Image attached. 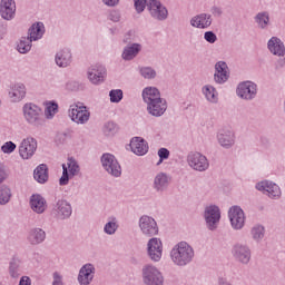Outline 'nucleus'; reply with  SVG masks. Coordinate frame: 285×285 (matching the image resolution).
I'll list each match as a JSON object with an SVG mask.
<instances>
[{"instance_id":"obj_1","label":"nucleus","mask_w":285,"mask_h":285,"mask_svg":"<svg viewBox=\"0 0 285 285\" xmlns=\"http://www.w3.org/2000/svg\"><path fill=\"white\" fill-rule=\"evenodd\" d=\"M142 101L151 117H164L168 110V101L161 98V91L157 87H146L142 90Z\"/></svg>"},{"instance_id":"obj_2","label":"nucleus","mask_w":285,"mask_h":285,"mask_svg":"<svg viewBox=\"0 0 285 285\" xmlns=\"http://www.w3.org/2000/svg\"><path fill=\"white\" fill-rule=\"evenodd\" d=\"M169 257L174 266L184 268L193 264L195 259V248L188 242L181 240L173 246L169 252Z\"/></svg>"},{"instance_id":"obj_3","label":"nucleus","mask_w":285,"mask_h":285,"mask_svg":"<svg viewBox=\"0 0 285 285\" xmlns=\"http://www.w3.org/2000/svg\"><path fill=\"white\" fill-rule=\"evenodd\" d=\"M22 117L28 126L33 128L43 126V109L35 102H26L22 106Z\"/></svg>"},{"instance_id":"obj_4","label":"nucleus","mask_w":285,"mask_h":285,"mask_svg":"<svg viewBox=\"0 0 285 285\" xmlns=\"http://www.w3.org/2000/svg\"><path fill=\"white\" fill-rule=\"evenodd\" d=\"M141 279L144 285H164L166 282L161 269L153 263L145 264L141 267Z\"/></svg>"},{"instance_id":"obj_5","label":"nucleus","mask_w":285,"mask_h":285,"mask_svg":"<svg viewBox=\"0 0 285 285\" xmlns=\"http://www.w3.org/2000/svg\"><path fill=\"white\" fill-rule=\"evenodd\" d=\"M67 115L76 126H86L90 121V109L82 102H73L69 106Z\"/></svg>"},{"instance_id":"obj_6","label":"nucleus","mask_w":285,"mask_h":285,"mask_svg":"<svg viewBox=\"0 0 285 285\" xmlns=\"http://www.w3.org/2000/svg\"><path fill=\"white\" fill-rule=\"evenodd\" d=\"M203 217L207 230L215 233V230L219 228V224L222 222V209L217 205H207L204 208Z\"/></svg>"},{"instance_id":"obj_7","label":"nucleus","mask_w":285,"mask_h":285,"mask_svg":"<svg viewBox=\"0 0 285 285\" xmlns=\"http://www.w3.org/2000/svg\"><path fill=\"white\" fill-rule=\"evenodd\" d=\"M187 166L191 168V170H196V173H206L208 168H210V161L206 157V155L199 151H190L187 155Z\"/></svg>"},{"instance_id":"obj_8","label":"nucleus","mask_w":285,"mask_h":285,"mask_svg":"<svg viewBox=\"0 0 285 285\" xmlns=\"http://www.w3.org/2000/svg\"><path fill=\"white\" fill-rule=\"evenodd\" d=\"M81 167L75 158H68L66 164H62V176L59 179L60 186H68L70 179L79 176Z\"/></svg>"},{"instance_id":"obj_9","label":"nucleus","mask_w":285,"mask_h":285,"mask_svg":"<svg viewBox=\"0 0 285 285\" xmlns=\"http://www.w3.org/2000/svg\"><path fill=\"white\" fill-rule=\"evenodd\" d=\"M232 255L240 266H248L253 259V250L247 244L237 243L232 247Z\"/></svg>"},{"instance_id":"obj_10","label":"nucleus","mask_w":285,"mask_h":285,"mask_svg":"<svg viewBox=\"0 0 285 285\" xmlns=\"http://www.w3.org/2000/svg\"><path fill=\"white\" fill-rule=\"evenodd\" d=\"M37 148H39L37 138L27 136L20 141L18 146L19 157H21L23 160L32 159V157H35L37 154Z\"/></svg>"},{"instance_id":"obj_11","label":"nucleus","mask_w":285,"mask_h":285,"mask_svg":"<svg viewBox=\"0 0 285 285\" xmlns=\"http://www.w3.org/2000/svg\"><path fill=\"white\" fill-rule=\"evenodd\" d=\"M147 257L153 262L154 264H157L161 262V258L164 257V243L161 242V238L153 237L147 242Z\"/></svg>"},{"instance_id":"obj_12","label":"nucleus","mask_w":285,"mask_h":285,"mask_svg":"<svg viewBox=\"0 0 285 285\" xmlns=\"http://www.w3.org/2000/svg\"><path fill=\"white\" fill-rule=\"evenodd\" d=\"M147 11L154 21H166L168 19V8L159 0H148Z\"/></svg>"},{"instance_id":"obj_13","label":"nucleus","mask_w":285,"mask_h":285,"mask_svg":"<svg viewBox=\"0 0 285 285\" xmlns=\"http://www.w3.org/2000/svg\"><path fill=\"white\" fill-rule=\"evenodd\" d=\"M100 161L104 170H106L108 175L111 177H121V165L115 155L104 154Z\"/></svg>"},{"instance_id":"obj_14","label":"nucleus","mask_w":285,"mask_h":285,"mask_svg":"<svg viewBox=\"0 0 285 285\" xmlns=\"http://www.w3.org/2000/svg\"><path fill=\"white\" fill-rule=\"evenodd\" d=\"M228 219L233 230H242L246 226V213L237 205L228 209Z\"/></svg>"},{"instance_id":"obj_15","label":"nucleus","mask_w":285,"mask_h":285,"mask_svg":"<svg viewBox=\"0 0 285 285\" xmlns=\"http://www.w3.org/2000/svg\"><path fill=\"white\" fill-rule=\"evenodd\" d=\"M138 226L140 228V233L145 237H155L159 235V226L157 225V220H155L151 216L142 215L138 220Z\"/></svg>"},{"instance_id":"obj_16","label":"nucleus","mask_w":285,"mask_h":285,"mask_svg":"<svg viewBox=\"0 0 285 285\" xmlns=\"http://www.w3.org/2000/svg\"><path fill=\"white\" fill-rule=\"evenodd\" d=\"M236 95L244 101H253L257 97V83L250 80L239 82L236 88Z\"/></svg>"},{"instance_id":"obj_17","label":"nucleus","mask_w":285,"mask_h":285,"mask_svg":"<svg viewBox=\"0 0 285 285\" xmlns=\"http://www.w3.org/2000/svg\"><path fill=\"white\" fill-rule=\"evenodd\" d=\"M255 188L269 197V199H279L282 197V189L272 180H261L255 185Z\"/></svg>"},{"instance_id":"obj_18","label":"nucleus","mask_w":285,"mask_h":285,"mask_svg":"<svg viewBox=\"0 0 285 285\" xmlns=\"http://www.w3.org/2000/svg\"><path fill=\"white\" fill-rule=\"evenodd\" d=\"M107 70L104 65H92L87 70V78L94 86H99L106 80Z\"/></svg>"},{"instance_id":"obj_19","label":"nucleus","mask_w":285,"mask_h":285,"mask_svg":"<svg viewBox=\"0 0 285 285\" xmlns=\"http://www.w3.org/2000/svg\"><path fill=\"white\" fill-rule=\"evenodd\" d=\"M189 24L196 30H208L213 26V16L206 12L195 14L189 19Z\"/></svg>"},{"instance_id":"obj_20","label":"nucleus","mask_w":285,"mask_h":285,"mask_svg":"<svg viewBox=\"0 0 285 285\" xmlns=\"http://www.w3.org/2000/svg\"><path fill=\"white\" fill-rule=\"evenodd\" d=\"M216 139L218 141V145L224 150H230L235 147L236 136L235 131L230 129H223L217 132Z\"/></svg>"},{"instance_id":"obj_21","label":"nucleus","mask_w":285,"mask_h":285,"mask_svg":"<svg viewBox=\"0 0 285 285\" xmlns=\"http://www.w3.org/2000/svg\"><path fill=\"white\" fill-rule=\"evenodd\" d=\"M28 95V89L23 82L13 83L8 92V97L11 104H21L26 96Z\"/></svg>"},{"instance_id":"obj_22","label":"nucleus","mask_w":285,"mask_h":285,"mask_svg":"<svg viewBox=\"0 0 285 285\" xmlns=\"http://www.w3.org/2000/svg\"><path fill=\"white\" fill-rule=\"evenodd\" d=\"M95 265L87 263L85 264L78 273L77 282L79 285H90L92 284V281L95 279V273H96Z\"/></svg>"},{"instance_id":"obj_23","label":"nucleus","mask_w":285,"mask_h":285,"mask_svg":"<svg viewBox=\"0 0 285 285\" xmlns=\"http://www.w3.org/2000/svg\"><path fill=\"white\" fill-rule=\"evenodd\" d=\"M53 213L57 219H70V216L72 215V205L66 199H59L53 207Z\"/></svg>"},{"instance_id":"obj_24","label":"nucleus","mask_w":285,"mask_h":285,"mask_svg":"<svg viewBox=\"0 0 285 285\" xmlns=\"http://www.w3.org/2000/svg\"><path fill=\"white\" fill-rule=\"evenodd\" d=\"M170 181H173V177H170L169 174L159 171L154 177L153 188L156 193H164V190H167L168 186H170Z\"/></svg>"},{"instance_id":"obj_25","label":"nucleus","mask_w":285,"mask_h":285,"mask_svg":"<svg viewBox=\"0 0 285 285\" xmlns=\"http://www.w3.org/2000/svg\"><path fill=\"white\" fill-rule=\"evenodd\" d=\"M29 206L36 215H43L48 210V200L39 194H33L29 198Z\"/></svg>"},{"instance_id":"obj_26","label":"nucleus","mask_w":285,"mask_h":285,"mask_svg":"<svg viewBox=\"0 0 285 285\" xmlns=\"http://www.w3.org/2000/svg\"><path fill=\"white\" fill-rule=\"evenodd\" d=\"M230 79V70L225 61H218L215 65L214 81L215 83H226Z\"/></svg>"},{"instance_id":"obj_27","label":"nucleus","mask_w":285,"mask_h":285,"mask_svg":"<svg viewBox=\"0 0 285 285\" xmlns=\"http://www.w3.org/2000/svg\"><path fill=\"white\" fill-rule=\"evenodd\" d=\"M267 50L273 55V57H278V58L285 57V45L279 37L273 36L267 41Z\"/></svg>"},{"instance_id":"obj_28","label":"nucleus","mask_w":285,"mask_h":285,"mask_svg":"<svg viewBox=\"0 0 285 285\" xmlns=\"http://www.w3.org/2000/svg\"><path fill=\"white\" fill-rule=\"evenodd\" d=\"M17 12V4L14 0H1L0 2V14L6 21H12Z\"/></svg>"},{"instance_id":"obj_29","label":"nucleus","mask_w":285,"mask_h":285,"mask_svg":"<svg viewBox=\"0 0 285 285\" xmlns=\"http://www.w3.org/2000/svg\"><path fill=\"white\" fill-rule=\"evenodd\" d=\"M142 49L144 46H141V43H129L124 48L121 59H124V61H132V59H136V57L139 56V52H141Z\"/></svg>"},{"instance_id":"obj_30","label":"nucleus","mask_w":285,"mask_h":285,"mask_svg":"<svg viewBox=\"0 0 285 285\" xmlns=\"http://www.w3.org/2000/svg\"><path fill=\"white\" fill-rule=\"evenodd\" d=\"M130 148L134 155L144 157L148 153V142L141 137H135L130 141Z\"/></svg>"},{"instance_id":"obj_31","label":"nucleus","mask_w":285,"mask_h":285,"mask_svg":"<svg viewBox=\"0 0 285 285\" xmlns=\"http://www.w3.org/2000/svg\"><path fill=\"white\" fill-rule=\"evenodd\" d=\"M55 62L58 68H68L72 63V52L70 49H61L56 53Z\"/></svg>"},{"instance_id":"obj_32","label":"nucleus","mask_w":285,"mask_h":285,"mask_svg":"<svg viewBox=\"0 0 285 285\" xmlns=\"http://www.w3.org/2000/svg\"><path fill=\"white\" fill-rule=\"evenodd\" d=\"M27 239L31 246H39V244H43V242H46V230L39 227L31 228Z\"/></svg>"},{"instance_id":"obj_33","label":"nucleus","mask_w":285,"mask_h":285,"mask_svg":"<svg viewBox=\"0 0 285 285\" xmlns=\"http://www.w3.org/2000/svg\"><path fill=\"white\" fill-rule=\"evenodd\" d=\"M202 95L208 104H219V91L213 85H204Z\"/></svg>"},{"instance_id":"obj_34","label":"nucleus","mask_w":285,"mask_h":285,"mask_svg":"<svg viewBox=\"0 0 285 285\" xmlns=\"http://www.w3.org/2000/svg\"><path fill=\"white\" fill-rule=\"evenodd\" d=\"M43 35H46L43 22H36L28 30V38L32 41H39L43 38Z\"/></svg>"},{"instance_id":"obj_35","label":"nucleus","mask_w":285,"mask_h":285,"mask_svg":"<svg viewBox=\"0 0 285 285\" xmlns=\"http://www.w3.org/2000/svg\"><path fill=\"white\" fill-rule=\"evenodd\" d=\"M254 21L259 30H268L271 28V13L261 11L254 17Z\"/></svg>"},{"instance_id":"obj_36","label":"nucleus","mask_w":285,"mask_h":285,"mask_svg":"<svg viewBox=\"0 0 285 285\" xmlns=\"http://www.w3.org/2000/svg\"><path fill=\"white\" fill-rule=\"evenodd\" d=\"M46 119H55L57 112H59V104L55 100H47L43 102Z\"/></svg>"},{"instance_id":"obj_37","label":"nucleus","mask_w":285,"mask_h":285,"mask_svg":"<svg viewBox=\"0 0 285 285\" xmlns=\"http://www.w3.org/2000/svg\"><path fill=\"white\" fill-rule=\"evenodd\" d=\"M119 230V220L115 216H110L104 226L105 235L112 236Z\"/></svg>"},{"instance_id":"obj_38","label":"nucleus","mask_w":285,"mask_h":285,"mask_svg":"<svg viewBox=\"0 0 285 285\" xmlns=\"http://www.w3.org/2000/svg\"><path fill=\"white\" fill-rule=\"evenodd\" d=\"M33 179L38 181V184H46L48 181V166L39 165L33 171Z\"/></svg>"},{"instance_id":"obj_39","label":"nucleus","mask_w":285,"mask_h":285,"mask_svg":"<svg viewBox=\"0 0 285 285\" xmlns=\"http://www.w3.org/2000/svg\"><path fill=\"white\" fill-rule=\"evenodd\" d=\"M250 237L256 244H261V242H264V237H266V228L263 225L253 226L250 229Z\"/></svg>"},{"instance_id":"obj_40","label":"nucleus","mask_w":285,"mask_h":285,"mask_svg":"<svg viewBox=\"0 0 285 285\" xmlns=\"http://www.w3.org/2000/svg\"><path fill=\"white\" fill-rule=\"evenodd\" d=\"M9 275L12 279H17L21 275V259L13 258L9 264Z\"/></svg>"},{"instance_id":"obj_41","label":"nucleus","mask_w":285,"mask_h":285,"mask_svg":"<svg viewBox=\"0 0 285 285\" xmlns=\"http://www.w3.org/2000/svg\"><path fill=\"white\" fill-rule=\"evenodd\" d=\"M11 198L12 190L10 187L6 185L0 186V206H6V204H9Z\"/></svg>"},{"instance_id":"obj_42","label":"nucleus","mask_w":285,"mask_h":285,"mask_svg":"<svg viewBox=\"0 0 285 285\" xmlns=\"http://www.w3.org/2000/svg\"><path fill=\"white\" fill-rule=\"evenodd\" d=\"M17 48L20 55H27V52H30V50H32V40L29 39L28 37L22 38L20 39Z\"/></svg>"},{"instance_id":"obj_43","label":"nucleus","mask_w":285,"mask_h":285,"mask_svg":"<svg viewBox=\"0 0 285 285\" xmlns=\"http://www.w3.org/2000/svg\"><path fill=\"white\" fill-rule=\"evenodd\" d=\"M109 99L111 104H119L124 99V91L121 89H112L109 91Z\"/></svg>"},{"instance_id":"obj_44","label":"nucleus","mask_w":285,"mask_h":285,"mask_svg":"<svg viewBox=\"0 0 285 285\" xmlns=\"http://www.w3.org/2000/svg\"><path fill=\"white\" fill-rule=\"evenodd\" d=\"M139 73L144 79H155L157 77V71L151 67H141Z\"/></svg>"},{"instance_id":"obj_45","label":"nucleus","mask_w":285,"mask_h":285,"mask_svg":"<svg viewBox=\"0 0 285 285\" xmlns=\"http://www.w3.org/2000/svg\"><path fill=\"white\" fill-rule=\"evenodd\" d=\"M14 150H17V144L13 141H7L1 146V153H3V155H12Z\"/></svg>"},{"instance_id":"obj_46","label":"nucleus","mask_w":285,"mask_h":285,"mask_svg":"<svg viewBox=\"0 0 285 285\" xmlns=\"http://www.w3.org/2000/svg\"><path fill=\"white\" fill-rule=\"evenodd\" d=\"M135 1V8L136 12L140 14V12H144L146 8H148V0H134Z\"/></svg>"},{"instance_id":"obj_47","label":"nucleus","mask_w":285,"mask_h":285,"mask_svg":"<svg viewBox=\"0 0 285 285\" xmlns=\"http://www.w3.org/2000/svg\"><path fill=\"white\" fill-rule=\"evenodd\" d=\"M105 135L109 136L117 132V125L115 122H107L104 127Z\"/></svg>"},{"instance_id":"obj_48","label":"nucleus","mask_w":285,"mask_h":285,"mask_svg":"<svg viewBox=\"0 0 285 285\" xmlns=\"http://www.w3.org/2000/svg\"><path fill=\"white\" fill-rule=\"evenodd\" d=\"M158 157H159V161H158V166L159 164H163L164 160L168 159V157H170V150H168L167 148H160L158 149Z\"/></svg>"},{"instance_id":"obj_49","label":"nucleus","mask_w":285,"mask_h":285,"mask_svg":"<svg viewBox=\"0 0 285 285\" xmlns=\"http://www.w3.org/2000/svg\"><path fill=\"white\" fill-rule=\"evenodd\" d=\"M204 39L207 41V43H216L217 42V35L213 31H206L204 33Z\"/></svg>"},{"instance_id":"obj_50","label":"nucleus","mask_w":285,"mask_h":285,"mask_svg":"<svg viewBox=\"0 0 285 285\" xmlns=\"http://www.w3.org/2000/svg\"><path fill=\"white\" fill-rule=\"evenodd\" d=\"M108 19L109 21H114V23H119V21L121 20V14L119 13V11L112 10L109 13Z\"/></svg>"},{"instance_id":"obj_51","label":"nucleus","mask_w":285,"mask_h":285,"mask_svg":"<svg viewBox=\"0 0 285 285\" xmlns=\"http://www.w3.org/2000/svg\"><path fill=\"white\" fill-rule=\"evenodd\" d=\"M52 285H63V276L58 273V272H55L52 274Z\"/></svg>"},{"instance_id":"obj_52","label":"nucleus","mask_w":285,"mask_h":285,"mask_svg":"<svg viewBox=\"0 0 285 285\" xmlns=\"http://www.w3.org/2000/svg\"><path fill=\"white\" fill-rule=\"evenodd\" d=\"M120 0H101L104 6H107V8H117L119 6Z\"/></svg>"},{"instance_id":"obj_53","label":"nucleus","mask_w":285,"mask_h":285,"mask_svg":"<svg viewBox=\"0 0 285 285\" xmlns=\"http://www.w3.org/2000/svg\"><path fill=\"white\" fill-rule=\"evenodd\" d=\"M210 13L213 14V17H220L224 13V11L222 10L220 7L213 6L210 8Z\"/></svg>"},{"instance_id":"obj_54","label":"nucleus","mask_w":285,"mask_h":285,"mask_svg":"<svg viewBox=\"0 0 285 285\" xmlns=\"http://www.w3.org/2000/svg\"><path fill=\"white\" fill-rule=\"evenodd\" d=\"M8 177V174H6V168H3V165L0 164V184H3Z\"/></svg>"},{"instance_id":"obj_55","label":"nucleus","mask_w":285,"mask_h":285,"mask_svg":"<svg viewBox=\"0 0 285 285\" xmlns=\"http://www.w3.org/2000/svg\"><path fill=\"white\" fill-rule=\"evenodd\" d=\"M18 285H32V279L30 276H22Z\"/></svg>"},{"instance_id":"obj_56","label":"nucleus","mask_w":285,"mask_h":285,"mask_svg":"<svg viewBox=\"0 0 285 285\" xmlns=\"http://www.w3.org/2000/svg\"><path fill=\"white\" fill-rule=\"evenodd\" d=\"M284 66H285V57L278 58V60L276 61V68H284Z\"/></svg>"},{"instance_id":"obj_57","label":"nucleus","mask_w":285,"mask_h":285,"mask_svg":"<svg viewBox=\"0 0 285 285\" xmlns=\"http://www.w3.org/2000/svg\"><path fill=\"white\" fill-rule=\"evenodd\" d=\"M66 88H67V90H75V88H77V83L76 82H67Z\"/></svg>"},{"instance_id":"obj_58","label":"nucleus","mask_w":285,"mask_h":285,"mask_svg":"<svg viewBox=\"0 0 285 285\" xmlns=\"http://www.w3.org/2000/svg\"><path fill=\"white\" fill-rule=\"evenodd\" d=\"M218 285H232L230 282H228V279L220 277L218 279Z\"/></svg>"},{"instance_id":"obj_59","label":"nucleus","mask_w":285,"mask_h":285,"mask_svg":"<svg viewBox=\"0 0 285 285\" xmlns=\"http://www.w3.org/2000/svg\"><path fill=\"white\" fill-rule=\"evenodd\" d=\"M6 37V28L3 24H0V39H3Z\"/></svg>"},{"instance_id":"obj_60","label":"nucleus","mask_w":285,"mask_h":285,"mask_svg":"<svg viewBox=\"0 0 285 285\" xmlns=\"http://www.w3.org/2000/svg\"><path fill=\"white\" fill-rule=\"evenodd\" d=\"M0 106H1V100H0Z\"/></svg>"}]
</instances>
